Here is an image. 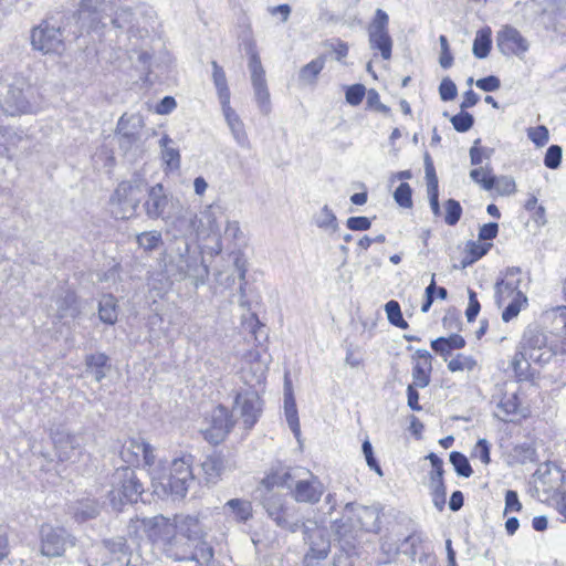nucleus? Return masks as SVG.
Returning a JSON list of instances; mask_svg holds the SVG:
<instances>
[{
    "label": "nucleus",
    "mask_w": 566,
    "mask_h": 566,
    "mask_svg": "<svg viewBox=\"0 0 566 566\" xmlns=\"http://www.w3.org/2000/svg\"><path fill=\"white\" fill-rule=\"evenodd\" d=\"M513 295L512 301L504 308L502 313V319L510 322L518 315L522 306L527 304V297L521 291H517V284L512 282H497L495 285L496 303L501 306L502 301Z\"/></svg>",
    "instance_id": "f3484780"
},
{
    "label": "nucleus",
    "mask_w": 566,
    "mask_h": 566,
    "mask_svg": "<svg viewBox=\"0 0 566 566\" xmlns=\"http://www.w3.org/2000/svg\"><path fill=\"white\" fill-rule=\"evenodd\" d=\"M222 113L224 115L226 122L228 124V127L237 142V144L245 149H249L251 147L248 134L244 128V124L239 117V115L235 113V111L230 106V103L226 105H221Z\"/></svg>",
    "instance_id": "393cba45"
},
{
    "label": "nucleus",
    "mask_w": 566,
    "mask_h": 566,
    "mask_svg": "<svg viewBox=\"0 0 566 566\" xmlns=\"http://www.w3.org/2000/svg\"><path fill=\"white\" fill-rule=\"evenodd\" d=\"M33 95L32 86L23 77H14L0 95L2 111L11 116L31 113L33 107L30 97Z\"/></svg>",
    "instance_id": "9d476101"
},
{
    "label": "nucleus",
    "mask_w": 566,
    "mask_h": 566,
    "mask_svg": "<svg viewBox=\"0 0 566 566\" xmlns=\"http://www.w3.org/2000/svg\"><path fill=\"white\" fill-rule=\"evenodd\" d=\"M512 457L517 463L525 464L536 460V451L531 444L522 443L513 448Z\"/></svg>",
    "instance_id": "603ef678"
},
{
    "label": "nucleus",
    "mask_w": 566,
    "mask_h": 566,
    "mask_svg": "<svg viewBox=\"0 0 566 566\" xmlns=\"http://www.w3.org/2000/svg\"><path fill=\"white\" fill-rule=\"evenodd\" d=\"M470 177L485 190H491L495 187L496 177L492 175V170L488 166L472 169Z\"/></svg>",
    "instance_id": "49530a36"
},
{
    "label": "nucleus",
    "mask_w": 566,
    "mask_h": 566,
    "mask_svg": "<svg viewBox=\"0 0 566 566\" xmlns=\"http://www.w3.org/2000/svg\"><path fill=\"white\" fill-rule=\"evenodd\" d=\"M385 311L387 314V318L390 324H392L396 327L406 329L408 328V323L403 319L400 305L397 301H389L385 305Z\"/></svg>",
    "instance_id": "8fccbe9b"
},
{
    "label": "nucleus",
    "mask_w": 566,
    "mask_h": 566,
    "mask_svg": "<svg viewBox=\"0 0 566 566\" xmlns=\"http://www.w3.org/2000/svg\"><path fill=\"white\" fill-rule=\"evenodd\" d=\"M313 221L317 228L324 231L336 233L339 230L337 218L327 205L314 214Z\"/></svg>",
    "instance_id": "c9c22d12"
},
{
    "label": "nucleus",
    "mask_w": 566,
    "mask_h": 566,
    "mask_svg": "<svg viewBox=\"0 0 566 566\" xmlns=\"http://www.w3.org/2000/svg\"><path fill=\"white\" fill-rule=\"evenodd\" d=\"M224 513L229 514L239 523H245L253 516L252 503L243 499H231L223 506Z\"/></svg>",
    "instance_id": "c85d7f7f"
},
{
    "label": "nucleus",
    "mask_w": 566,
    "mask_h": 566,
    "mask_svg": "<svg viewBox=\"0 0 566 566\" xmlns=\"http://www.w3.org/2000/svg\"><path fill=\"white\" fill-rule=\"evenodd\" d=\"M412 190L409 184L401 182L394 192L395 201L402 208L412 207Z\"/></svg>",
    "instance_id": "4d7b16f0"
},
{
    "label": "nucleus",
    "mask_w": 566,
    "mask_h": 566,
    "mask_svg": "<svg viewBox=\"0 0 566 566\" xmlns=\"http://www.w3.org/2000/svg\"><path fill=\"white\" fill-rule=\"evenodd\" d=\"M261 495V505L268 517L281 530L290 533H296L305 523L300 516L298 507L287 501L286 495L273 492L274 488H263Z\"/></svg>",
    "instance_id": "39448f33"
},
{
    "label": "nucleus",
    "mask_w": 566,
    "mask_h": 566,
    "mask_svg": "<svg viewBox=\"0 0 566 566\" xmlns=\"http://www.w3.org/2000/svg\"><path fill=\"white\" fill-rule=\"evenodd\" d=\"M191 455H184L170 463V471L167 475H155L154 480H160L165 491L171 495L182 499L186 496L191 484L195 483V475L191 470Z\"/></svg>",
    "instance_id": "1a4fd4ad"
},
{
    "label": "nucleus",
    "mask_w": 566,
    "mask_h": 566,
    "mask_svg": "<svg viewBox=\"0 0 566 566\" xmlns=\"http://www.w3.org/2000/svg\"><path fill=\"white\" fill-rule=\"evenodd\" d=\"M304 539L310 545L305 555V562L308 564L312 559H324L327 557L331 548L329 541L325 537L324 531L317 526L311 528L306 525L302 527Z\"/></svg>",
    "instance_id": "5701e85b"
},
{
    "label": "nucleus",
    "mask_w": 566,
    "mask_h": 566,
    "mask_svg": "<svg viewBox=\"0 0 566 566\" xmlns=\"http://www.w3.org/2000/svg\"><path fill=\"white\" fill-rule=\"evenodd\" d=\"M430 488L432 491V501L434 506L442 511L446 503L447 489L443 482V475H430Z\"/></svg>",
    "instance_id": "c03bdc74"
},
{
    "label": "nucleus",
    "mask_w": 566,
    "mask_h": 566,
    "mask_svg": "<svg viewBox=\"0 0 566 566\" xmlns=\"http://www.w3.org/2000/svg\"><path fill=\"white\" fill-rule=\"evenodd\" d=\"M149 188L146 178L135 172L127 180L118 184L111 197V203L116 207L113 211L117 219H128L135 216L142 198Z\"/></svg>",
    "instance_id": "423d86ee"
},
{
    "label": "nucleus",
    "mask_w": 566,
    "mask_h": 566,
    "mask_svg": "<svg viewBox=\"0 0 566 566\" xmlns=\"http://www.w3.org/2000/svg\"><path fill=\"white\" fill-rule=\"evenodd\" d=\"M142 127V118L138 115L123 114L118 119L116 135H125V133H137Z\"/></svg>",
    "instance_id": "de8ad7c7"
},
{
    "label": "nucleus",
    "mask_w": 566,
    "mask_h": 566,
    "mask_svg": "<svg viewBox=\"0 0 566 566\" xmlns=\"http://www.w3.org/2000/svg\"><path fill=\"white\" fill-rule=\"evenodd\" d=\"M389 17L381 10L377 9L375 18L368 27V42L374 51H379L384 60L391 57L392 39L388 31Z\"/></svg>",
    "instance_id": "ddd939ff"
},
{
    "label": "nucleus",
    "mask_w": 566,
    "mask_h": 566,
    "mask_svg": "<svg viewBox=\"0 0 566 566\" xmlns=\"http://www.w3.org/2000/svg\"><path fill=\"white\" fill-rule=\"evenodd\" d=\"M245 49L248 54L250 55L248 66L251 73V83L266 81L265 71L262 66L261 59L255 50L254 41L249 40L245 43Z\"/></svg>",
    "instance_id": "2f4dec72"
},
{
    "label": "nucleus",
    "mask_w": 566,
    "mask_h": 566,
    "mask_svg": "<svg viewBox=\"0 0 566 566\" xmlns=\"http://www.w3.org/2000/svg\"><path fill=\"white\" fill-rule=\"evenodd\" d=\"M465 346V339L459 334H452L448 337H438L431 342V348L439 354L444 361H448L451 352L461 349Z\"/></svg>",
    "instance_id": "cd10ccee"
},
{
    "label": "nucleus",
    "mask_w": 566,
    "mask_h": 566,
    "mask_svg": "<svg viewBox=\"0 0 566 566\" xmlns=\"http://www.w3.org/2000/svg\"><path fill=\"white\" fill-rule=\"evenodd\" d=\"M457 93L454 82L449 77H444L439 85L440 98L444 102H449L455 98Z\"/></svg>",
    "instance_id": "0e129e2a"
},
{
    "label": "nucleus",
    "mask_w": 566,
    "mask_h": 566,
    "mask_svg": "<svg viewBox=\"0 0 566 566\" xmlns=\"http://www.w3.org/2000/svg\"><path fill=\"white\" fill-rule=\"evenodd\" d=\"M136 242L144 251L150 252L163 243V237L157 230L145 231L136 235Z\"/></svg>",
    "instance_id": "37998d69"
},
{
    "label": "nucleus",
    "mask_w": 566,
    "mask_h": 566,
    "mask_svg": "<svg viewBox=\"0 0 566 566\" xmlns=\"http://www.w3.org/2000/svg\"><path fill=\"white\" fill-rule=\"evenodd\" d=\"M40 536V552L46 557H60L64 554L67 546L74 545L71 535L62 527L42 525Z\"/></svg>",
    "instance_id": "2eb2a0df"
},
{
    "label": "nucleus",
    "mask_w": 566,
    "mask_h": 566,
    "mask_svg": "<svg viewBox=\"0 0 566 566\" xmlns=\"http://www.w3.org/2000/svg\"><path fill=\"white\" fill-rule=\"evenodd\" d=\"M111 3V10H107L106 12L102 13V23L98 24V28H104L106 25L105 19L109 18L111 22L114 24V27L123 29L127 28L129 31L133 29V20H134V13L130 8H120L115 12V15L112 18L111 13L113 11V3L111 0H108Z\"/></svg>",
    "instance_id": "c756f323"
},
{
    "label": "nucleus",
    "mask_w": 566,
    "mask_h": 566,
    "mask_svg": "<svg viewBox=\"0 0 566 566\" xmlns=\"http://www.w3.org/2000/svg\"><path fill=\"white\" fill-rule=\"evenodd\" d=\"M143 442L144 439L142 438L126 440L119 452L122 460L129 465H138L142 461Z\"/></svg>",
    "instance_id": "7c9ffc66"
},
{
    "label": "nucleus",
    "mask_w": 566,
    "mask_h": 566,
    "mask_svg": "<svg viewBox=\"0 0 566 566\" xmlns=\"http://www.w3.org/2000/svg\"><path fill=\"white\" fill-rule=\"evenodd\" d=\"M149 537L172 560H196L209 563L213 558V548L207 543L191 548V542L187 539L177 527L164 516H155L151 520Z\"/></svg>",
    "instance_id": "f03ea898"
},
{
    "label": "nucleus",
    "mask_w": 566,
    "mask_h": 566,
    "mask_svg": "<svg viewBox=\"0 0 566 566\" xmlns=\"http://www.w3.org/2000/svg\"><path fill=\"white\" fill-rule=\"evenodd\" d=\"M563 149L558 145H551L545 154L544 164L549 169H556L562 161Z\"/></svg>",
    "instance_id": "052dcab7"
},
{
    "label": "nucleus",
    "mask_w": 566,
    "mask_h": 566,
    "mask_svg": "<svg viewBox=\"0 0 566 566\" xmlns=\"http://www.w3.org/2000/svg\"><path fill=\"white\" fill-rule=\"evenodd\" d=\"M557 347L553 345H544L538 352L534 350L527 354L528 367L531 363L538 364L541 366L548 364L551 359L557 354Z\"/></svg>",
    "instance_id": "09e8293b"
},
{
    "label": "nucleus",
    "mask_w": 566,
    "mask_h": 566,
    "mask_svg": "<svg viewBox=\"0 0 566 566\" xmlns=\"http://www.w3.org/2000/svg\"><path fill=\"white\" fill-rule=\"evenodd\" d=\"M142 449H143L142 460L144 462V465L146 468H148V470H150V473L153 474V478L155 475H158L155 472L156 455L154 453V448L144 440Z\"/></svg>",
    "instance_id": "774afa93"
},
{
    "label": "nucleus",
    "mask_w": 566,
    "mask_h": 566,
    "mask_svg": "<svg viewBox=\"0 0 566 566\" xmlns=\"http://www.w3.org/2000/svg\"><path fill=\"white\" fill-rule=\"evenodd\" d=\"M412 385L426 388L431 381L432 355L427 349H417L412 356Z\"/></svg>",
    "instance_id": "b1692460"
},
{
    "label": "nucleus",
    "mask_w": 566,
    "mask_h": 566,
    "mask_svg": "<svg viewBox=\"0 0 566 566\" xmlns=\"http://www.w3.org/2000/svg\"><path fill=\"white\" fill-rule=\"evenodd\" d=\"M165 223L168 233H172L176 239L186 240L187 237L193 235L195 212L179 202Z\"/></svg>",
    "instance_id": "aec40b11"
},
{
    "label": "nucleus",
    "mask_w": 566,
    "mask_h": 566,
    "mask_svg": "<svg viewBox=\"0 0 566 566\" xmlns=\"http://www.w3.org/2000/svg\"><path fill=\"white\" fill-rule=\"evenodd\" d=\"M450 462L460 476L469 478L473 472L468 458L461 452L452 451L450 453Z\"/></svg>",
    "instance_id": "3c124183"
},
{
    "label": "nucleus",
    "mask_w": 566,
    "mask_h": 566,
    "mask_svg": "<svg viewBox=\"0 0 566 566\" xmlns=\"http://www.w3.org/2000/svg\"><path fill=\"white\" fill-rule=\"evenodd\" d=\"M116 298L112 294L103 295L98 303L99 319L108 325L117 322Z\"/></svg>",
    "instance_id": "e433bc0d"
},
{
    "label": "nucleus",
    "mask_w": 566,
    "mask_h": 566,
    "mask_svg": "<svg viewBox=\"0 0 566 566\" xmlns=\"http://www.w3.org/2000/svg\"><path fill=\"white\" fill-rule=\"evenodd\" d=\"M227 459L220 452H213L205 458L201 469L207 483L216 484L227 470Z\"/></svg>",
    "instance_id": "a878e982"
},
{
    "label": "nucleus",
    "mask_w": 566,
    "mask_h": 566,
    "mask_svg": "<svg viewBox=\"0 0 566 566\" xmlns=\"http://www.w3.org/2000/svg\"><path fill=\"white\" fill-rule=\"evenodd\" d=\"M109 501L114 509L124 503H136L145 491L144 483L130 467L117 468L109 478Z\"/></svg>",
    "instance_id": "0eeeda50"
},
{
    "label": "nucleus",
    "mask_w": 566,
    "mask_h": 566,
    "mask_svg": "<svg viewBox=\"0 0 566 566\" xmlns=\"http://www.w3.org/2000/svg\"><path fill=\"white\" fill-rule=\"evenodd\" d=\"M170 144H172V139L168 135H164L160 138L161 156L170 168L178 169L180 167V155L178 149L170 147Z\"/></svg>",
    "instance_id": "ea45409f"
},
{
    "label": "nucleus",
    "mask_w": 566,
    "mask_h": 566,
    "mask_svg": "<svg viewBox=\"0 0 566 566\" xmlns=\"http://www.w3.org/2000/svg\"><path fill=\"white\" fill-rule=\"evenodd\" d=\"M233 427V421L229 416L228 409L218 406L213 409L208 420V426L202 430L205 438L213 444L224 440Z\"/></svg>",
    "instance_id": "6ab92c4d"
},
{
    "label": "nucleus",
    "mask_w": 566,
    "mask_h": 566,
    "mask_svg": "<svg viewBox=\"0 0 566 566\" xmlns=\"http://www.w3.org/2000/svg\"><path fill=\"white\" fill-rule=\"evenodd\" d=\"M160 262L167 279L178 282L190 279L196 286L203 284L209 274L203 258L190 253L187 240H177L172 247L163 253Z\"/></svg>",
    "instance_id": "20e7f679"
},
{
    "label": "nucleus",
    "mask_w": 566,
    "mask_h": 566,
    "mask_svg": "<svg viewBox=\"0 0 566 566\" xmlns=\"http://www.w3.org/2000/svg\"><path fill=\"white\" fill-rule=\"evenodd\" d=\"M496 46L504 55L521 57L528 51L530 44L517 29L505 25L496 34Z\"/></svg>",
    "instance_id": "412c9836"
},
{
    "label": "nucleus",
    "mask_w": 566,
    "mask_h": 566,
    "mask_svg": "<svg viewBox=\"0 0 566 566\" xmlns=\"http://www.w3.org/2000/svg\"><path fill=\"white\" fill-rule=\"evenodd\" d=\"M111 10L108 0H82L80 8L66 18L63 29L43 21L31 31V44L34 50L44 54H61L64 49V33L78 39L84 32L97 31L102 23V13Z\"/></svg>",
    "instance_id": "f257e3e1"
},
{
    "label": "nucleus",
    "mask_w": 566,
    "mask_h": 566,
    "mask_svg": "<svg viewBox=\"0 0 566 566\" xmlns=\"http://www.w3.org/2000/svg\"><path fill=\"white\" fill-rule=\"evenodd\" d=\"M444 208H446V216H444L446 223L449 226L457 224L462 214V208H461L460 202L454 199H449L446 201Z\"/></svg>",
    "instance_id": "6e6d98bb"
},
{
    "label": "nucleus",
    "mask_w": 566,
    "mask_h": 566,
    "mask_svg": "<svg viewBox=\"0 0 566 566\" xmlns=\"http://www.w3.org/2000/svg\"><path fill=\"white\" fill-rule=\"evenodd\" d=\"M233 411L239 412L248 429L252 428L261 412V401L255 390L238 392L234 398Z\"/></svg>",
    "instance_id": "4be33fe9"
},
{
    "label": "nucleus",
    "mask_w": 566,
    "mask_h": 566,
    "mask_svg": "<svg viewBox=\"0 0 566 566\" xmlns=\"http://www.w3.org/2000/svg\"><path fill=\"white\" fill-rule=\"evenodd\" d=\"M366 94V88L363 84H354L346 90V102L353 106H357L361 103Z\"/></svg>",
    "instance_id": "e2e57ef3"
},
{
    "label": "nucleus",
    "mask_w": 566,
    "mask_h": 566,
    "mask_svg": "<svg viewBox=\"0 0 566 566\" xmlns=\"http://www.w3.org/2000/svg\"><path fill=\"white\" fill-rule=\"evenodd\" d=\"M261 486L287 489L295 502L312 505L318 503L325 492L319 478L302 467L273 472L262 480Z\"/></svg>",
    "instance_id": "7ed1b4c3"
},
{
    "label": "nucleus",
    "mask_w": 566,
    "mask_h": 566,
    "mask_svg": "<svg viewBox=\"0 0 566 566\" xmlns=\"http://www.w3.org/2000/svg\"><path fill=\"white\" fill-rule=\"evenodd\" d=\"M55 454L61 462H75L83 454L84 437L56 429L51 433Z\"/></svg>",
    "instance_id": "4468645a"
},
{
    "label": "nucleus",
    "mask_w": 566,
    "mask_h": 566,
    "mask_svg": "<svg viewBox=\"0 0 566 566\" xmlns=\"http://www.w3.org/2000/svg\"><path fill=\"white\" fill-rule=\"evenodd\" d=\"M325 66V57L318 56L304 65L298 72V81L302 85H314L318 74Z\"/></svg>",
    "instance_id": "473e14b6"
},
{
    "label": "nucleus",
    "mask_w": 566,
    "mask_h": 566,
    "mask_svg": "<svg viewBox=\"0 0 566 566\" xmlns=\"http://www.w3.org/2000/svg\"><path fill=\"white\" fill-rule=\"evenodd\" d=\"M101 506L97 501L87 499L80 502L74 511V515L80 521L94 518L99 514Z\"/></svg>",
    "instance_id": "a18cd8bd"
},
{
    "label": "nucleus",
    "mask_w": 566,
    "mask_h": 566,
    "mask_svg": "<svg viewBox=\"0 0 566 566\" xmlns=\"http://www.w3.org/2000/svg\"><path fill=\"white\" fill-rule=\"evenodd\" d=\"M491 34L492 32L489 27L480 29L476 32L472 46V52L475 57L485 59L490 54L492 48Z\"/></svg>",
    "instance_id": "4c0bfd02"
},
{
    "label": "nucleus",
    "mask_w": 566,
    "mask_h": 566,
    "mask_svg": "<svg viewBox=\"0 0 566 566\" xmlns=\"http://www.w3.org/2000/svg\"><path fill=\"white\" fill-rule=\"evenodd\" d=\"M547 344L546 335L536 329L527 328L517 346V350L512 359L511 366L515 376L522 380L528 377V361L527 354L531 352H538L542 346Z\"/></svg>",
    "instance_id": "9b49d317"
},
{
    "label": "nucleus",
    "mask_w": 566,
    "mask_h": 566,
    "mask_svg": "<svg viewBox=\"0 0 566 566\" xmlns=\"http://www.w3.org/2000/svg\"><path fill=\"white\" fill-rule=\"evenodd\" d=\"M454 129L459 133H465L470 130L474 124V117L461 109L460 113L450 118Z\"/></svg>",
    "instance_id": "5fc2aeb1"
},
{
    "label": "nucleus",
    "mask_w": 566,
    "mask_h": 566,
    "mask_svg": "<svg viewBox=\"0 0 566 566\" xmlns=\"http://www.w3.org/2000/svg\"><path fill=\"white\" fill-rule=\"evenodd\" d=\"M56 305L57 314L60 317H75L78 313V308L76 306V296L73 292H65L63 296L56 300Z\"/></svg>",
    "instance_id": "79ce46f5"
},
{
    "label": "nucleus",
    "mask_w": 566,
    "mask_h": 566,
    "mask_svg": "<svg viewBox=\"0 0 566 566\" xmlns=\"http://www.w3.org/2000/svg\"><path fill=\"white\" fill-rule=\"evenodd\" d=\"M212 65V78L217 88L218 97L221 105L230 103V90L228 87L227 77L223 69L216 62H211Z\"/></svg>",
    "instance_id": "f704fd0d"
},
{
    "label": "nucleus",
    "mask_w": 566,
    "mask_h": 566,
    "mask_svg": "<svg viewBox=\"0 0 566 566\" xmlns=\"http://www.w3.org/2000/svg\"><path fill=\"white\" fill-rule=\"evenodd\" d=\"M527 136L537 147L545 146L549 138L548 129L543 125L528 128Z\"/></svg>",
    "instance_id": "680f3d73"
},
{
    "label": "nucleus",
    "mask_w": 566,
    "mask_h": 566,
    "mask_svg": "<svg viewBox=\"0 0 566 566\" xmlns=\"http://www.w3.org/2000/svg\"><path fill=\"white\" fill-rule=\"evenodd\" d=\"M252 86L260 112L263 115H269L271 112V101L266 81L252 83Z\"/></svg>",
    "instance_id": "a19ab883"
},
{
    "label": "nucleus",
    "mask_w": 566,
    "mask_h": 566,
    "mask_svg": "<svg viewBox=\"0 0 566 566\" xmlns=\"http://www.w3.org/2000/svg\"><path fill=\"white\" fill-rule=\"evenodd\" d=\"M101 566H133L132 549L124 537H115L103 542Z\"/></svg>",
    "instance_id": "a211bd4d"
},
{
    "label": "nucleus",
    "mask_w": 566,
    "mask_h": 566,
    "mask_svg": "<svg viewBox=\"0 0 566 566\" xmlns=\"http://www.w3.org/2000/svg\"><path fill=\"white\" fill-rule=\"evenodd\" d=\"M333 528L339 538L346 536L353 528L377 532L379 530V512L373 506L347 503L344 509V517L335 521Z\"/></svg>",
    "instance_id": "6e6552de"
},
{
    "label": "nucleus",
    "mask_w": 566,
    "mask_h": 566,
    "mask_svg": "<svg viewBox=\"0 0 566 566\" xmlns=\"http://www.w3.org/2000/svg\"><path fill=\"white\" fill-rule=\"evenodd\" d=\"M146 193L147 199L143 208L150 220L161 219L165 221L179 203V200L175 199L160 182L150 186Z\"/></svg>",
    "instance_id": "f8f14e48"
},
{
    "label": "nucleus",
    "mask_w": 566,
    "mask_h": 566,
    "mask_svg": "<svg viewBox=\"0 0 566 566\" xmlns=\"http://www.w3.org/2000/svg\"><path fill=\"white\" fill-rule=\"evenodd\" d=\"M284 413L290 429L294 433L295 438L298 439V437L301 436L300 420L295 399L290 389L286 390L284 395Z\"/></svg>",
    "instance_id": "72a5a7b5"
},
{
    "label": "nucleus",
    "mask_w": 566,
    "mask_h": 566,
    "mask_svg": "<svg viewBox=\"0 0 566 566\" xmlns=\"http://www.w3.org/2000/svg\"><path fill=\"white\" fill-rule=\"evenodd\" d=\"M496 409L497 411L494 416L502 421H512V419H510L511 416L520 415L525 417V413L520 408V399L516 392L504 394L499 401Z\"/></svg>",
    "instance_id": "bb28decb"
},
{
    "label": "nucleus",
    "mask_w": 566,
    "mask_h": 566,
    "mask_svg": "<svg viewBox=\"0 0 566 566\" xmlns=\"http://www.w3.org/2000/svg\"><path fill=\"white\" fill-rule=\"evenodd\" d=\"M361 450H363V453L365 455V459H366V462H367V465L374 470L378 475H382V470L378 463V461L376 460V458L374 457V451H373V446L371 443L369 442V440H365L363 442V446H361Z\"/></svg>",
    "instance_id": "338daca9"
},
{
    "label": "nucleus",
    "mask_w": 566,
    "mask_h": 566,
    "mask_svg": "<svg viewBox=\"0 0 566 566\" xmlns=\"http://www.w3.org/2000/svg\"><path fill=\"white\" fill-rule=\"evenodd\" d=\"M476 366V361L471 356H464L462 354H458L454 358L448 361V369L451 373L463 371V370H473Z\"/></svg>",
    "instance_id": "864d4df0"
},
{
    "label": "nucleus",
    "mask_w": 566,
    "mask_h": 566,
    "mask_svg": "<svg viewBox=\"0 0 566 566\" xmlns=\"http://www.w3.org/2000/svg\"><path fill=\"white\" fill-rule=\"evenodd\" d=\"M423 161H424V172H426V179H427V191L428 190H438V177L436 174L433 161H432L429 153L424 154Z\"/></svg>",
    "instance_id": "13d9d810"
},
{
    "label": "nucleus",
    "mask_w": 566,
    "mask_h": 566,
    "mask_svg": "<svg viewBox=\"0 0 566 566\" xmlns=\"http://www.w3.org/2000/svg\"><path fill=\"white\" fill-rule=\"evenodd\" d=\"M107 361L108 357L103 353L87 355L85 358L86 369L93 374L97 382L102 381L106 376L105 368L107 367Z\"/></svg>",
    "instance_id": "58836bf2"
},
{
    "label": "nucleus",
    "mask_w": 566,
    "mask_h": 566,
    "mask_svg": "<svg viewBox=\"0 0 566 566\" xmlns=\"http://www.w3.org/2000/svg\"><path fill=\"white\" fill-rule=\"evenodd\" d=\"M172 524L188 541L197 542L199 546L206 543L203 539L211 528L208 516L202 513L178 515Z\"/></svg>",
    "instance_id": "dca6fc26"
},
{
    "label": "nucleus",
    "mask_w": 566,
    "mask_h": 566,
    "mask_svg": "<svg viewBox=\"0 0 566 566\" xmlns=\"http://www.w3.org/2000/svg\"><path fill=\"white\" fill-rule=\"evenodd\" d=\"M118 139L119 148L127 154L134 147L138 146L139 143V134L137 133H125V135H116Z\"/></svg>",
    "instance_id": "69168bd1"
},
{
    "label": "nucleus",
    "mask_w": 566,
    "mask_h": 566,
    "mask_svg": "<svg viewBox=\"0 0 566 566\" xmlns=\"http://www.w3.org/2000/svg\"><path fill=\"white\" fill-rule=\"evenodd\" d=\"M200 214L202 219V224L206 228V237L217 234L219 232V226L212 208H206L203 211L200 212Z\"/></svg>",
    "instance_id": "bf43d9fd"
}]
</instances>
